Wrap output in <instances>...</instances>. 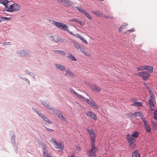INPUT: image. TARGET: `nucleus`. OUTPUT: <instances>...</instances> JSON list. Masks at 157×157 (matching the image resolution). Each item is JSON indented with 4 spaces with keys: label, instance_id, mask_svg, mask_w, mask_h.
<instances>
[{
    "label": "nucleus",
    "instance_id": "f257e3e1",
    "mask_svg": "<svg viewBox=\"0 0 157 157\" xmlns=\"http://www.w3.org/2000/svg\"><path fill=\"white\" fill-rule=\"evenodd\" d=\"M52 24L56 25L60 29L63 30L64 31H66L69 34L72 35H74V34L68 29L67 26V25L62 23L55 21L52 20Z\"/></svg>",
    "mask_w": 157,
    "mask_h": 157
},
{
    "label": "nucleus",
    "instance_id": "f03ea898",
    "mask_svg": "<svg viewBox=\"0 0 157 157\" xmlns=\"http://www.w3.org/2000/svg\"><path fill=\"white\" fill-rule=\"evenodd\" d=\"M86 130L89 134L91 142V145L95 146L96 135L95 134L94 130L93 129H89L87 128H86Z\"/></svg>",
    "mask_w": 157,
    "mask_h": 157
},
{
    "label": "nucleus",
    "instance_id": "7ed1b4c3",
    "mask_svg": "<svg viewBox=\"0 0 157 157\" xmlns=\"http://www.w3.org/2000/svg\"><path fill=\"white\" fill-rule=\"evenodd\" d=\"M150 98L148 101L149 104L151 106V110H153V109H152L151 107H154L156 104V101L155 100V93L152 91H149Z\"/></svg>",
    "mask_w": 157,
    "mask_h": 157
},
{
    "label": "nucleus",
    "instance_id": "20e7f679",
    "mask_svg": "<svg viewBox=\"0 0 157 157\" xmlns=\"http://www.w3.org/2000/svg\"><path fill=\"white\" fill-rule=\"evenodd\" d=\"M21 7L20 5L16 3H14L10 5L5 10L8 12H16L19 11Z\"/></svg>",
    "mask_w": 157,
    "mask_h": 157
},
{
    "label": "nucleus",
    "instance_id": "39448f33",
    "mask_svg": "<svg viewBox=\"0 0 157 157\" xmlns=\"http://www.w3.org/2000/svg\"><path fill=\"white\" fill-rule=\"evenodd\" d=\"M57 1L61 5L66 7H70L74 5L73 2L69 0H57Z\"/></svg>",
    "mask_w": 157,
    "mask_h": 157
},
{
    "label": "nucleus",
    "instance_id": "423d86ee",
    "mask_svg": "<svg viewBox=\"0 0 157 157\" xmlns=\"http://www.w3.org/2000/svg\"><path fill=\"white\" fill-rule=\"evenodd\" d=\"M84 97V98L82 99V100L85 101L88 104L90 105L94 108L96 109H98L99 107L98 105L96 104L90 98H89L88 99L85 98Z\"/></svg>",
    "mask_w": 157,
    "mask_h": 157
},
{
    "label": "nucleus",
    "instance_id": "0eeeda50",
    "mask_svg": "<svg viewBox=\"0 0 157 157\" xmlns=\"http://www.w3.org/2000/svg\"><path fill=\"white\" fill-rule=\"evenodd\" d=\"M92 148L89 150L87 153L89 157H97L95 153L98 150V148L95 147V146H91Z\"/></svg>",
    "mask_w": 157,
    "mask_h": 157
},
{
    "label": "nucleus",
    "instance_id": "6e6552de",
    "mask_svg": "<svg viewBox=\"0 0 157 157\" xmlns=\"http://www.w3.org/2000/svg\"><path fill=\"white\" fill-rule=\"evenodd\" d=\"M77 9L80 13L84 14L86 17L89 19H92V17L88 13L87 11L84 9H83L81 6H77Z\"/></svg>",
    "mask_w": 157,
    "mask_h": 157
},
{
    "label": "nucleus",
    "instance_id": "1a4fd4ad",
    "mask_svg": "<svg viewBox=\"0 0 157 157\" xmlns=\"http://www.w3.org/2000/svg\"><path fill=\"white\" fill-rule=\"evenodd\" d=\"M135 75L142 77L144 80L148 79L150 75V74L146 71H142L138 73L135 74Z\"/></svg>",
    "mask_w": 157,
    "mask_h": 157
},
{
    "label": "nucleus",
    "instance_id": "9d476101",
    "mask_svg": "<svg viewBox=\"0 0 157 157\" xmlns=\"http://www.w3.org/2000/svg\"><path fill=\"white\" fill-rule=\"evenodd\" d=\"M127 140L130 147H134L136 140L131 137L130 135L128 134L127 135Z\"/></svg>",
    "mask_w": 157,
    "mask_h": 157
},
{
    "label": "nucleus",
    "instance_id": "9b49d317",
    "mask_svg": "<svg viewBox=\"0 0 157 157\" xmlns=\"http://www.w3.org/2000/svg\"><path fill=\"white\" fill-rule=\"evenodd\" d=\"M41 146L43 151V155L44 157H51V155L49 154L46 149V147L44 144H42Z\"/></svg>",
    "mask_w": 157,
    "mask_h": 157
},
{
    "label": "nucleus",
    "instance_id": "f8f14e48",
    "mask_svg": "<svg viewBox=\"0 0 157 157\" xmlns=\"http://www.w3.org/2000/svg\"><path fill=\"white\" fill-rule=\"evenodd\" d=\"M86 115L88 117H90L95 120L97 119V118L96 115L93 112L91 111H88L86 113Z\"/></svg>",
    "mask_w": 157,
    "mask_h": 157
},
{
    "label": "nucleus",
    "instance_id": "ddd939ff",
    "mask_svg": "<svg viewBox=\"0 0 157 157\" xmlns=\"http://www.w3.org/2000/svg\"><path fill=\"white\" fill-rule=\"evenodd\" d=\"M143 122L146 131L148 133H150L151 132V129L149 124L145 120H144Z\"/></svg>",
    "mask_w": 157,
    "mask_h": 157
},
{
    "label": "nucleus",
    "instance_id": "4468645a",
    "mask_svg": "<svg viewBox=\"0 0 157 157\" xmlns=\"http://www.w3.org/2000/svg\"><path fill=\"white\" fill-rule=\"evenodd\" d=\"M131 101L133 102V103L131 104V106H134L136 107H139L142 105V104L141 102H139L136 99L132 98L131 99Z\"/></svg>",
    "mask_w": 157,
    "mask_h": 157
},
{
    "label": "nucleus",
    "instance_id": "2eb2a0df",
    "mask_svg": "<svg viewBox=\"0 0 157 157\" xmlns=\"http://www.w3.org/2000/svg\"><path fill=\"white\" fill-rule=\"evenodd\" d=\"M69 90L72 94H74L76 97L80 99H82L83 98H84V97H83L82 95H80L78 94L73 89L70 88Z\"/></svg>",
    "mask_w": 157,
    "mask_h": 157
},
{
    "label": "nucleus",
    "instance_id": "dca6fc26",
    "mask_svg": "<svg viewBox=\"0 0 157 157\" xmlns=\"http://www.w3.org/2000/svg\"><path fill=\"white\" fill-rule=\"evenodd\" d=\"M90 88L96 92H99L101 90V87L96 86H92Z\"/></svg>",
    "mask_w": 157,
    "mask_h": 157
},
{
    "label": "nucleus",
    "instance_id": "f3484780",
    "mask_svg": "<svg viewBox=\"0 0 157 157\" xmlns=\"http://www.w3.org/2000/svg\"><path fill=\"white\" fill-rule=\"evenodd\" d=\"M38 114L39 116L41 117L44 121H46L47 122H48L49 124H51L52 123V122L45 116L43 115L42 114H40L38 113Z\"/></svg>",
    "mask_w": 157,
    "mask_h": 157
},
{
    "label": "nucleus",
    "instance_id": "a211bd4d",
    "mask_svg": "<svg viewBox=\"0 0 157 157\" xmlns=\"http://www.w3.org/2000/svg\"><path fill=\"white\" fill-rule=\"evenodd\" d=\"M65 72H66L65 74V76H67L72 77H73L75 76V75L74 73L70 71L69 69H65Z\"/></svg>",
    "mask_w": 157,
    "mask_h": 157
},
{
    "label": "nucleus",
    "instance_id": "6ab92c4d",
    "mask_svg": "<svg viewBox=\"0 0 157 157\" xmlns=\"http://www.w3.org/2000/svg\"><path fill=\"white\" fill-rule=\"evenodd\" d=\"M73 36H75L80 39L82 41V42L85 44H88V42H87V40L86 39H85L84 38H83L81 35H80L79 34H77V35H75L74 34V35H73Z\"/></svg>",
    "mask_w": 157,
    "mask_h": 157
},
{
    "label": "nucleus",
    "instance_id": "aec40b11",
    "mask_svg": "<svg viewBox=\"0 0 157 157\" xmlns=\"http://www.w3.org/2000/svg\"><path fill=\"white\" fill-rule=\"evenodd\" d=\"M56 148L57 149H59L60 150H63L64 149V147L62 145V143H59L57 142L55 144Z\"/></svg>",
    "mask_w": 157,
    "mask_h": 157
},
{
    "label": "nucleus",
    "instance_id": "412c9836",
    "mask_svg": "<svg viewBox=\"0 0 157 157\" xmlns=\"http://www.w3.org/2000/svg\"><path fill=\"white\" fill-rule=\"evenodd\" d=\"M134 115L136 116L140 117L143 121H144V120H145L143 115L140 112H136L134 113Z\"/></svg>",
    "mask_w": 157,
    "mask_h": 157
},
{
    "label": "nucleus",
    "instance_id": "4be33fe9",
    "mask_svg": "<svg viewBox=\"0 0 157 157\" xmlns=\"http://www.w3.org/2000/svg\"><path fill=\"white\" fill-rule=\"evenodd\" d=\"M128 24L127 23H125L122 25L120 27L119 29V31L120 33L121 32L122 30L125 29H127V26H128Z\"/></svg>",
    "mask_w": 157,
    "mask_h": 157
},
{
    "label": "nucleus",
    "instance_id": "5701e85b",
    "mask_svg": "<svg viewBox=\"0 0 157 157\" xmlns=\"http://www.w3.org/2000/svg\"><path fill=\"white\" fill-rule=\"evenodd\" d=\"M132 157H140V153L137 150H135L132 152Z\"/></svg>",
    "mask_w": 157,
    "mask_h": 157
},
{
    "label": "nucleus",
    "instance_id": "b1692460",
    "mask_svg": "<svg viewBox=\"0 0 157 157\" xmlns=\"http://www.w3.org/2000/svg\"><path fill=\"white\" fill-rule=\"evenodd\" d=\"M9 2L8 1L6 0H0V3L3 4L6 7L5 9L8 7H7V4Z\"/></svg>",
    "mask_w": 157,
    "mask_h": 157
},
{
    "label": "nucleus",
    "instance_id": "393cba45",
    "mask_svg": "<svg viewBox=\"0 0 157 157\" xmlns=\"http://www.w3.org/2000/svg\"><path fill=\"white\" fill-rule=\"evenodd\" d=\"M55 66L57 68L61 71H63L65 70V67L63 66L62 65H61L60 64H56Z\"/></svg>",
    "mask_w": 157,
    "mask_h": 157
},
{
    "label": "nucleus",
    "instance_id": "a878e982",
    "mask_svg": "<svg viewBox=\"0 0 157 157\" xmlns=\"http://www.w3.org/2000/svg\"><path fill=\"white\" fill-rule=\"evenodd\" d=\"M68 58L72 61H76L77 59L75 58L74 56L71 53H68L67 55Z\"/></svg>",
    "mask_w": 157,
    "mask_h": 157
},
{
    "label": "nucleus",
    "instance_id": "bb28decb",
    "mask_svg": "<svg viewBox=\"0 0 157 157\" xmlns=\"http://www.w3.org/2000/svg\"><path fill=\"white\" fill-rule=\"evenodd\" d=\"M29 53V52H27L26 51H25L24 50L21 51L20 53V55L21 56H27L28 55V54Z\"/></svg>",
    "mask_w": 157,
    "mask_h": 157
},
{
    "label": "nucleus",
    "instance_id": "cd10ccee",
    "mask_svg": "<svg viewBox=\"0 0 157 157\" xmlns=\"http://www.w3.org/2000/svg\"><path fill=\"white\" fill-rule=\"evenodd\" d=\"M92 12L93 13L101 17L103 15L102 13L99 11H92Z\"/></svg>",
    "mask_w": 157,
    "mask_h": 157
},
{
    "label": "nucleus",
    "instance_id": "c85d7f7f",
    "mask_svg": "<svg viewBox=\"0 0 157 157\" xmlns=\"http://www.w3.org/2000/svg\"><path fill=\"white\" fill-rule=\"evenodd\" d=\"M138 136L139 132L137 131H136L132 135V137L134 138H136L138 137Z\"/></svg>",
    "mask_w": 157,
    "mask_h": 157
},
{
    "label": "nucleus",
    "instance_id": "c756f323",
    "mask_svg": "<svg viewBox=\"0 0 157 157\" xmlns=\"http://www.w3.org/2000/svg\"><path fill=\"white\" fill-rule=\"evenodd\" d=\"M54 52L57 53H59L61 55L63 56L65 55L64 52L63 51H61L59 50H54Z\"/></svg>",
    "mask_w": 157,
    "mask_h": 157
},
{
    "label": "nucleus",
    "instance_id": "7c9ffc66",
    "mask_svg": "<svg viewBox=\"0 0 157 157\" xmlns=\"http://www.w3.org/2000/svg\"><path fill=\"white\" fill-rule=\"evenodd\" d=\"M146 67H145V69L147 70L150 73H151L153 71V67L149 66H146Z\"/></svg>",
    "mask_w": 157,
    "mask_h": 157
},
{
    "label": "nucleus",
    "instance_id": "2f4dec72",
    "mask_svg": "<svg viewBox=\"0 0 157 157\" xmlns=\"http://www.w3.org/2000/svg\"><path fill=\"white\" fill-rule=\"evenodd\" d=\"M73 43L75 46L78 50L80 48V46L79 44L76 42L73 41Z\"/></svg>",
    "mask_w": 157,
    "mask_h": 157
},
{
    "label": "nucleus",
    "instance_id": "473e14b6",
    "mask_svg": "<svg viewBox=\"0 0 157 157\" xmlns=\"http://www.w3.org/2000/svg\"><path fill=\"white\" fill-rule=\"evenodd\" d=\"M42 104L44 105V106L49 110H52L53 108L51 106L49 105L48 104L46 103H43Z\"/></svg>",
    "mask_w": 157,
    "mask_h": 157
},
{
    "label": "nucleus",
    "instance_id": "72a5a7b5",
    "mask_svg": "<svg viewBox=\"0 0 157 157\" xmlns=\"http://www.w3.org/2000/svg\"><path fill=\"white\" fill-rule=\"evenodd\" d=\"M146 67V66H141L137 67V69L138 71H142L145 69Z\"/></svg>",
    "mask_w": 157,
    "mask_h": 157
},
{
    "label": "nucleus",
    "instance_id": "f704fd0d",
    "mask_svg": "<svg viewBox=\"0 0 157 157\" xmlns=\"http://www.w3.org/2000/svg\"><path fill=\"white\" fill-rule=\"evenodd\" d=\"M68 21L69 22H75L76 23H78V20L75 18H72L69 20Z\"/></svg>",
    "mask_w": 157,
    "mask_h": 157
},
{
    "label": "nucleus",
    "instance_id": "c9c22d12",
    "mask_svg": "<svg viewBox=\"0 0 157 157\" xmlns=\"http://www.w3.org/2000/svg\"><path fill=\"white\" fill-rule=\"evenodd\" d=\"M59 117L62 121H65L66 120L65 119L63 115L61 113V114L59 115Z\"/></svg>",
    "mask_w": 157,
    "mask_h": 157
},
{
    "label": "nucleus",
    "instance_id": "e433bc0d",
    "mask_svg": "<svg viewBox=\"0 0 157 157\" xmlns=\"http://www.w3.org/2000/svg\"><path fill=\"white\" fill-rule=\"evenodd\" d=\"M51 142L53 144H55L57 143L56 141V140L55 138H52L51 140Z\"/></svg>",
    "mask_w": 157,
    "mask_h": 157
},
{
    "label": "nucleus",
    "instance_id": "4c0bfd02",
    "mask_svg": "<svg viewBox=\"0 0 157 157\" xmlns=\"http://www.w3.org/2000/svg\"><path fill=\"white\" fill-rule=\"evenodd\" d=\"M135 31V29L134 28H132L129 30H126L125 33H130V32H133Z\"/></svg>",
    "mask_w": 157,
    "mask_h": 157
},
{
    "label": "nucleus",
    "instance_id": "58836bf2",
    "mask_svg": "<svg viewBox=\"0 0 157 157\" xmlns=\"http://www.w3.org/2000/svg\"><path fill=\"white\" fill-rule=\"evenodd\" d=\"M83 53L88 56H91L90 53L88 51H85Z\"/></svg>",
    "mask_w": 157,
    "mask_h": 157
},
{
    "label": "nucleus",
    "instance_id": "ea45409f",
    "mask_svg": "<svg viewBox=\"0 0 157 157\" xmlns=\"http://www.w3.org/2000/svg\"><path fill=\"white\" fill-rule=\"evenodd\" d=\"M157 124V121H155L153 122L152 123L151 125L152 127H155Z\"/></svg>",
    "mask_w": 157,
    "mask_h": 157
},
{
    "label": "nucleus",
    "instance_id": "a19ab883",
    "mask_svg": "<svg viewBox=\"0 0 157 157\" xmlns=\"http://www.w3.org/2000/svg\"><path fill=\"white\" fill-rule=\"evenodd\" d=\"M9 19V18L7 17H2L1 19H0V22L2 21H4L6 20H7Z\"/></svg>",
    "mask_w": 157,
    "mask_h": 157
},
{
    "label": "nucleus",
    "instance_id": "79ce46f5",
    "mask_svg": "<svg viewBox=\"0 0 157 157\" xmlns=\"http://www.w3.org/2000/svg\"><path fill=\"white\" fill-rule=\"evenodd\" d=\"M78 23H79L81 26H83L85 24L84 21H80L78 20Z\"/></svg>",
    "mask_w": 157,
    "mask_h": 157
},
{
    "label": "nucleus",
    "instance_id": "37998d69",
    "mask_svg": "<svg viewBox=\"0 0 157 157\" xmlns=\"http://www.w3.org/2000/svg\"><path fill=\"white\" fill-rule=\"evenodd\" d=\"M143 84H144V86H145V88H146L148 90L149 92V91H151L150 90L149 87L147 85V83L144 82L143 83Z\"/></svg>",
    "mask_w": 157,
    "mask_h": 157
},
{
    "label": "nucleus",
    "instance_id": "c03bdc74",
    "mask_svg": "<svg viewBox=\"0 0 157 157\" xmlns=\"http://www.w3.org/2000/svg\"><path fill=\"white\" fill-rule=\"evenodd\" d=\"M154 119H157V109L155 111L154 113Z\"/></svg>",
    "mask_w": 157,
    "mask_h": 157
},
{
    "label": "nucleus",
    "instance_id": "a18cd8bd",
    "mask_svg": "<svg viewBox=\"0 0 157 157\" xmlns=\"http://www.w3.org/2000/svg\"><path fill=\"white\" fill-rule=\"evenodd\" d=\"M60 38L58 37V36H55L54 39L55 40V41L56 42H57L58 41H59V40Z\"/></svg>",
    "mask_w": 157,
    "mask_h": 157
},
{
    "label": "nucleus",
    "instance_id": "49530a36",
    "mask_svg": "<svg viewBox=\"0 0 157 157\" xmlns=\"http://www.w3.org/2000/svg\"><path fill=\"white\" fill-rule=\"evenodd\" d=\"M45 128L49 132H52L54 131V130L52 129H50L49 128H47V127H45Z\"/></svg>",
    "mask_w": 157,
    "mask_h": 157
},
{
    "label": "nucleus",
    "instance_id": "de8ad7c7",
    "mask_svg": "<svg viewBox=\"0 0 157 157\" xmlns=\"http://www.w3.org/2000/svg\"><path fill=\"white\" fill-rule=\"evenodd\" d=\"M3 44L4 45H10L11 44V43L10 42H4L3 43Z\"/></svg>",
    "mask_w": 157,
    "mask_h": 157
},
{
    "label": "nucleus",
    "instance_id": "09e8293b",
    "mask_svg": "<svg viewBox=\"0 0 157 157\" xmlns=\"http://www.w3.org/2000/svg\"><path fill=\"white\" fill-rule=\"evenodd\" d=\"M79 49H80V51L82 53H83V52H84L85 50H84V49L83 48H81L80 47V48Z\"/></svg>",
    "mask_w": 157,
    "mask_h": 157
},
{
    "label": "nucleus",
    "instance_id": "8fccbe9b",
    "mask_svg": "<svg viewBox=\"0 0 157 157\" xmlns=\"http://www.w3.org/2000/svg\"><path fill=\"white\" fill-rule=\"evenodd\" d=\"M79 49H80V51L82 53H83V52H84L85 50H84V49L83 48H81L80 47V48Z\"/></svg>",
    "mask_w": 157,
    "mask_h": 157
},
{
    "label": "nucleus",
    "instance_id": "3c124183",
    "mask_svg": "<svg viewBox=\"0 0 157 157\" xmlns=\"http://www.w3.org/2000/svg\"><path fill=\"white\" fill-rule=\"evenodd\" d=\"M79 49H80V51L82 53H83V52H84L85 50H84V49L83 48H81L80 47V48Z\"/></svg>",
    "mask_w": 157,
    "mask_h": 157
},
{
    "label": "nucleus",
    "instance_id": "603ef678",
    "mask_svg": "<svg viewBox=\"0 0 157 157\" xmlns=\"http://www.w3.org/2000/svg\"><path fill=\"white\" fill-rule=\"evenodd\" d=\"M56 114L58 116H59V115L61 114V113L59 112V111H58L57 113H56Z\"/></svg>",
    "mask_w": 157,
    "mask_h": 157
},
{
    "label": "nucleus",
    "instance_id": "864d4df0",
    "mask_svg": "<svg viewBox=\"0 0 157 157\" xmlns=\"http://www.w3.org/2000/svg\"><path fill=\"white\" fill-rule=\"evenodd\" d=\"M77 149L78 150L80 151L81 150V149L80 147H77Z\"/></svg>",
    "mask_w": 157,
    "mask_h": 157
},
{
    "label": "nucleus",
    "instance_id": "5fc2aeb1",
    "mask_svg": "<svg viewBox=\"0 0 157 157\" xmlns=\"http://www.w3.org/2000/svg\"><path fill=\"white\" fill-rule=\"evenodd\" d=\"M103 17L105 18H109V17L108 16H103Z\"/></svg>",
    "mask_w": 157,
    "mask_h": 157
},
{
    "label": "nucleus",
    "instance_id": "6e6d98bb",
    "mask_svg": "<svg viewBox=\"0 0 157 157\" xmlns=\"http://www.w3.org/2000/svg\"><path fill=\"white\" fill-rule=\"evenodd\" d=\"M75 155L74 154L73 155H72L70 157H75Z\"/></svg>",
    "mask_w": 157,
    "mask_h": 157
},
{
    "label": "nucleus",
    "instance_id": "4d7b16f0",
    "mask_svg": "<svg viewBox=\"0 0 157 157\" xmlns=\"http://www.w3.org/2000/svg\"><path fill=\"white\" fill-rule=\"evenodd\" d=\"M87 96H88V94H87Z\"/></svg>",
    "mask_w": 157,
    "mask_h": 157
},
{
    "label": "nucleus",
    "instance_id": "13d9d810",
    "mask_svg": "<svg viewBox=\"0 0 157 157\" xmlns=\"http://www.w3.org/2000/svg\"><path fill=\"white\" fill-rule=\"evenodd\" d=\"M99 157H101V156H99Z\"/></svg>",
    "mask_w": 157,
    "mask_h": 157
}]
</instances>
